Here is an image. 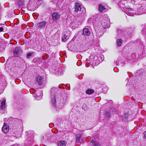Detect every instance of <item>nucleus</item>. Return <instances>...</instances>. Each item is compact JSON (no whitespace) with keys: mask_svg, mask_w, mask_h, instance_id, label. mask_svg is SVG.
I'll return each instance as SVG.
<instances>
[{"mask_svg":"<svg viewBox=\"0 0 146 146\" xmlns=\"http://www.w3.org/2000/svg\"><path fill=\"white\" fill-rule=\"evenodd\" d=\"M143 134L145 137L146 138V131L144 132Z\"/></svg>","mask_w":146,"mask_h":146,"instance_id":"aec40b11","label":"nucleus"},{"mask_svg":"<svg viewBox=\"0 0 146 146\" xmlns=\"http://www.w3.org/2000/svg\"><path fill=\"white\" fill-rule=\"evenodd\" d=\"M80 3L77 2L75 3L74 10L76 12L80 11L81 9L82 5Z\"/></svg>","mask_w":146,"mask_h":146,"instance_id":"20e7f679","label":"nucleus"},{"mask_svg":"<svg viewBox=\"0 0 146 146\" xmlns=\"http://www.w3.org/2000/svg\"><path fill=\"white\" fill-rule=\"evenodd\" d=\"M5 100H3L1 103V107L2 109L5 108Z\"/></svg>","mask_w":146,"mask_h":146,"instance_id":"ddd939ff","label":"nucleus"},{"mask_svg":"<svg viewBox=\"0 0 146 146\" xmlns=\"http://www.w3.org/2000/svg\"><path fill=\"white\" fill-rule=\"evenodd\" d=\"M69 38V37L66 35H64L62 37V41L64 42L66 41V40Z\"/></svg>","mask_w":146,"mask_h":146,"instance_id":"4468645a","label":"nucleus"},{"mask_svg":"<svg viewBox=\"0 0 146 146\" xmlns=\"http://www.w3.org/2000/svg\"><path fill=\"white\" fill-rule=\"evenodd\" d=\"M82 134L81 133H79L76 135V140L78 143H79L80 142V139L82 137Z\"/></svg>","mask_w":146,"mask_h":146,"instance_id":"9b49d317","label":"nucleus"},{"mask_svg":"<svg viewBox=\"0 0 146 146\" xmlns=\"http://www.w3.org/2000/svg\"><path fill=\"white\" fill-rule=\"evenodd\" d=\"M106 27V26L105 27ZM105 28V27H104L103 29H104Z\"/></svg>","mask_w":146,"mask_h":146,"instance_id":"4be33fe9","label":"nucleus"},{"mask_svg":"<svg viewBox=\"0 0 146 146\" xmlns=\"http://www.w3.org/2000/svg\"><path fill=\"white\" fill-rule=\"evenodd\" d=\"M36 83L40 86H41L43 84V80L42 77L38 76L36 78Z\"/></svg>","mask_w":146,"mask_h":146,"instance_id":"423d86ee","label":"nucleus"},{"mask_svg":"<svg viewBox=\"0 0 146 146\" xmlns=\"http://www.w3.org/2000/svg\"><path fill=\"white\" fill-rule=\"evenodd\" d=\"M66 143L63 140L61 141L58 143V146H65Z\"/></svg>","mask_w":146,"mask_h":146,"instance_id":"9d476101","label":"nucleus"},{"mask_svg":"<svg viewBox=\"0 0 146 146\" xmlns=\"http://www.w3.org/2000/svg\"><path fill=\"white\" fill-rule=\"evenodd\" d=\"M129 15V16H131V15Z\"/></svg>","mask_w":146,"mask_h":146,"instance_id":"5701e85b","label":"nucleus"},{"mask_svg":"<svg viewBox=\"0 0 146 146\" xmlns=\"http://www.w3.org/2000/svg\"><path fill=\"white\" fill-rule=\"evenodd\" d=\"M3 28L2 27H0V32L2 31H3Z\"/></svg>","mask_w":146,"mask_h":146,"instance_id":"412c9836","label":"nucleus"},{"mask_svg":"<svg viewBox=\"0 0 146 146\" xmlns=\"http://www.w3.org/2000/svg\"><path fill=\"white\" fill-rule=\"evenodd\" d=\"M56 90V89L55 88H52L51 90V102L52 104L55 106L61 108L64 106V104L65 101V99L61 96H59L57 99L56 102V99L55 98L54 94Z\"/></svg>","mask_w":146,"mask_h":146,"instance_id":"f257e3e1","label":"nucleus"},{"mask_svg":"<svg viewBox=\"0 0 146 146\" xmlns=\"http://www.w3.org/2000/svg\"><path fill=\"white\" fill-rule=\"evenodd\" d=\"M117 42L118 45L120 46L122 43V40L121 39H118L117 40Z\"/></svg>","mask_w":146,"mask_h":146,"instance_id":"2eb2a0df","label":"nucleus"},{"mask_svg":"<svg viewBox=\"0 0 146 146\" xmlns=\"http://www.w3.org/2000/svg\"><path fill=\"white\" fill-rule=\"evenodd\" d=\"M90 32L88 29L84 28L83 30V34L85 36H89Z\"/></svg>","mask_w":146,"mask_h":146,"instance_id":"6e6552de","label":"nucleus"},{"mask_svg":"<svg viewBox=\"0 0 146 146\" xmlns=\"http://www.w3.org/2000/svg\"><path fill=\"white\" fill-rule=\"evenodd\" d=\"M105 115L106 116V117H110V114L109 113L107 112L106 113Z\"/></svg>","mask_w":146,"mask_h":146,"instance_id":"6ab92c4d","label":"nucleus"},{"mask_svg":"<svg viewBox=\"0 0 146 146\" xmlns=\"http://www.w3.org/2000/svg\"><path fill=\"white\" fill-rule=\"evenodd\" d=\"M86 93L89 95H90L92 94L94 92V91L91 89H88L86 91Z\"/></svg>","mask_w":146,"mask_h":146,"instance_id":"f8f14e48","label":"nucleus"},{"mask_svg":"<svg viewBox=\"0 0 146 146\" xmlns=\"http://www.w3.org/2000/svg\"><path fill=\"white\" fill-rule=\"evenodd\" d=\"M52 19L54 21H56L60 18V16L57 13H54L52 15Z\"/></svg>","mask_w":146,"mask_h":146,"instance_id":"0eeeda50","label":"nucleus"},{"mask_svg":"<svg viewBox=\"0 0 146 146\" xmlns=\"http://www.w3.org/2000/svg\"><path fill=\"white\" fill-rule=\"evenodd\" d=\"M47 24V23L46 21H41L38 23L37 24V27L40 28H44Z\"/></svg>","mask_w":146,"mask_h":146,"instance_id":"39448f33","label":"nucleus"},{"mask_svg":"<svg viewBox=\"0 0 146 146\" xmlns=\"http://www.w3.org/2000/svg\"><path fill=\"white\" fill-rule=\"evenodd\" d=\"M9 123L8 119H5L4 121V124L2 129V131L4 133H7L9 131V128L8 124Z\"/></svg>","mask_w":146,"mask_h":146,"instance_id":"f03ea898","label":"nucleus"},{"mask_svg":"<svg viewBox=\"0 0 146 146\" xmlns=\"http://www.w3.org/2000/svg\"><path fill=\"white\" fill-rule=\"evenodd\" d=\"M32 52H29L28 53L27 55V57L28 58H29L33 54Z\"/></svg>","mask_w":146,"mask_h":146,"instance_id":"f3484780","label":"nucleus"},{"mask_svg":"<svg viewBox=\"0 0 146 146\" xmlns=\"http://www.w3.org/2000/svg\"><path fill=\"white\" fill-rule=\"evenodd\" d=\"M91 142L94 143V145H97L98 144L95 140H91Z\"/></svg>","mask_w":146,"mask_h":146,"instance_id":"a211bd4d","label":"nucleus"},{"mask_svg":"<svg viewBox=\"0 0 146 146\" xmlns=\"http://www.w3.org/2000/svg\"><path fill=\"white\" fill-rule=\"evenodd\" d=\"M106 9L102 5H100L99 7V10L100 12L103 11H106Z\"/></svg>","mask_w":146,"mask_h":146,"instance_id":"1a4fd4ad","label":"nucleus"},{"mask_svg":"<svg viewBox=\"0 0 146 146\" xmlns=\"http://www.w3.org/2000/svg\"><path fill=\"white\" fill-rule=\"evenodd\" d=\"M82 108L84 110L86 111L88 110V107L86 104H84L82 105Z\"/></svg>","mask_w":146,"mask_h":146,"instance_id":"dca6fc26","label":"nucleus"},{"mask_svg":"<svg viewBox=\"0 0 146 146\" xmlns=\"http://www.w3.org/2000/svg\"><path fill=\"white\" fill-rule=\"evenodd\" d=\"M22 50L21 48L19 47H16L14 52V54L15 56L19 57L22 54Z\"/></svg>","mask_w":146,"mask_h":146,"instance_id":"7ed1b4c3","label":"nucleus"}]
</instances>
